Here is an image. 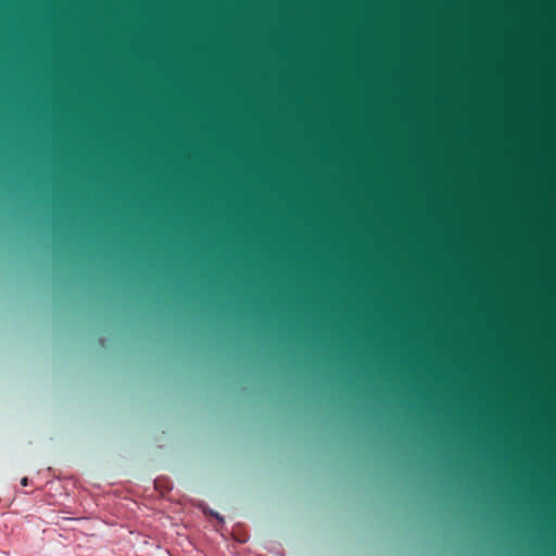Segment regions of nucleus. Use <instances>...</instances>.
<instances>
[{
    "label": "nucleus",
    "instance_id": "nucleus-1",
    "mask_svg": "<svg viewBox=\"0 0 556 556\" xmlns=\"http://www.w3.org/2000/svg\"><path fill=\"white\" fill-rule=\"evenodd\" d=\"M21 484L26 486L28 485V478L24 477L22 480H21Z\"/></svg>",
    "mask_w": 556,
    "mask_h": 556
}]
</instances>
